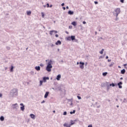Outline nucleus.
I'll return each instance as SVG.
<instances>
[{"label":"nucleus","mask_w":127,"mask_h":127,"mask_svg":"<svg viewBox=\"0 0 127 127\" xmlns=\"http://www.w3.org/2000/svg\"><path fill=\"white\" fill-rule=\"evenodd\" d=\"M79 64H80L79 68H80V69H84V65H85V63H82V62H80L79 63Z\"/></svg>","instance_id":"nucleus-5"},{"label":"nucleus","mask_w":127,"mask_h":127,"mask_svg":"<svg viewBox=\"0 0 127 127\" xmlns=\"http://www.w3.org/2000/svg\"><path fill=\"white\" fill-rule=\"evenodd\" d=\"M46 80H49V77H44L43 78V82H44V83L47 82Z\"/></svg>","instance_id":"nucleus-6"},{"label":"nucleus","mask_w":127,"mask_h":127,"mask_svg":"<svg viewBox=\"0 0 127 127\" xmlns=\"http://www.w3.org/2000/svg\"><path fill=\"white\" fill-rule=\"evenodd\" d=\"M126 98H124V101H126Z\"/></svg>","instance_id":"nucleus-62"},{"label":"nucleus","mask_w":127,"mask_h":127,"mask_svg":"<svg viewBox=\"0 0 127 127\" xmlns=\"http://www.w3.org/2000/svg\"><path fill=\"white\" fill-rule=\"evenodd\" d=\"M88 127H93V126H92V125H89Z\"/></svg>","instance_id":"nucleus-36"},{"label":"nucleus","mask_w":127,"mask_h":127,"mask_svg":"<svg viewBox=\"0 0 127 127\" xmlns=\"http://www.w3.org/2000/svg\"><path fill=\"white\" fill-rule=\"evenodd\" d=\"M119 107H120V106H119V105H117V108H119Z\"/></svg>","instance_id":"nucleus-56"},{"label":"nucleus","mask_w":127,"mask_h":127,"mask_svg":"<svg viewBox=\"0 0 127 127\" xmlns=\"http://www.w3.org/2000/svg\"><path fill=\"white\" fill-rule=\"evenodd\" d=\"M115 11L116 12L115 15L116 17H118L119 14L121 13V8H117L115 10Z\"/></svg>","instance_id":"nucleus-3"},{"label":"nucleus","mask_w":127,"mask_h":127,"mask_svg":"<svg viewBox=\"0 0 127 127\" xmlns=\"http://www.w3.org/2000/svg\"><path fill=\"white\" fill-rule=\"evenodd\" d=\"M44 7H46V5H44Z\"/></svg>","instance_id":"nucleus-54"},{"label":"nucleus","mask_w":127,"mask_h":127,"mask_svg":"<svg viewBox=\"0 0 127 127\" xmlns=\"http://www.w3.org/2000/svg\"><path fill=\"white\" fill-rule=\"evenodd\" d=\"M77 98L78 99V100H81V99H82V98H81L80 96H77Z\"/></svg>","instance_id":"nucleus-34"},{"label":"nucleus","mask_w":127,"mask_h":127,"mask_svg":"<svg viewBox=\"0 0 127 127\" xmlns=\"http://www.w3.org/2000/svg\"><path fill=\"white\" fill-rule=\"evenodd\" d=\"M63 115L64 116H66V115H67V112L66 111L64 112Z\"/></svg>","instance_id":"nucleus-31"},{"label":"nucleus","mask_w":127,"mask_h":127,"mask_svg":"<svg viewBox=\"0 0 127 127\" xmlns=\"http://www.w3.org/2000/svg\"><path fill=\"white\" fill-rule=\"evenodd\" d=\"M103 76H107V75H108V73L107 72H103L102 73Z\"/></svg>","instance_id":"nucleus-25"},{"label":"nucleus","mask_w":127,"mask_h":127,"mask_svg":"<svg viewBox=\"0 0 127 127\" xmlns=\"http://www.w3.org/2000/svg\"><path fill=\"white\" fill-rule=\"evenodd\" d=\"M65 5V4L64 3H63L62 4V6H64Z\"/></svg>","instance_id":"nucleus-40"},{"label":"nucleus","mask_w":127,"mask_h":127,"mask_svg":"<svg viewBox=\"0 0 127 127\" xmlns=\"http://www.w3.org/2000/svg\"><path fill=\"white\" fill-rule=\"evenodd\" d=\"M120 2H122V3H124V2H125V0H120Z\"/></svg>","instance_id":"nucleus-32"},{"label":"nucleus","mask_w":127,"mask_h":127,"mask_svg":"<svg viewBox=\"0 0 127 127\" xmlns=\"http://www.w3.org/2000/svg\"><path fill=\"white\" fill-rule=\"evenodd\" d=\"M41 14H42V17H44V16H45V15H44V13H43V12H42L41 13Z\"/></svg>","instance_id":"nucleus-30"},{"label":"nucleus","mask_w":127,"mask_h":127,"mask_svg":"<svg viewBox=\"0 0 127 127\" xmlns=\"http://www.w3.org/2000/svg\"><path fill=\"white\" fill-rule=\"evenodd\" d=\"M110 86H112V84H110Z\"/></svg>","instance_id":"nucleus-61"},{"label":"nucleus","mask_w":127,"mask_h":127,"mask_svg":"<svg viewBox=\"0 0 127 127\" xmlns=\"http://www.w3.org/2000/svg\"><path fill=\"white\" fill-rule=\"evenodd\" d=\"M75 113H76V111L73 110V112H70V115H72V114H75Z\"/></svg>","instance_id":"nucleus-29"},{"label":"nucleus","mask_w":127,"mask_h":127,"mask_svg":"<svg viewBox=\"0 0 127 127\" xmlns=\"http://www.w3.org/2000/svg\"><path fill=\"white\" fill-rule=\"evenodd\" d=\"M106 59H109V57L107 56H106Z\"/></svg>","instance_id":"nucleus-49"},{"label":"nucleus","mask_w":127,"mask_h":127,"mask_svg":"<svg viewBox=\"0 0 127 127\" xmlns=\"http://www.w3.org/2000/svg\"><path fill=\"white\" fill-rule=\"evenodd\" d=\"M64 127H71V125L70 124H68L67 123H64Z\"/></svg>","instance_id":"nucleus-13"},{"label":"nucleus","mask_w":127,"mask_h":127,"mask_svg":"<svg viewBox=\"0 0 127 127\" xmlns=\"http://www.w3.org/2000/svg\"><path fill=\"white\" fill-rule=\"evenodd\" d=\"M35 69L37 71H40V66H35Z\"/></svg>","instance_id":"nucleus-17"},{"label":"nucleus","mask_w":127,"mask_h":127,"mask_svg":"<svg viewBox=\"0 0 127 127\" xmlns=\"http://www.w3.org/2000/svg\"><path fill=\"white\" fill-rule=\"evenodd\" d=\"M53 32L55 34L57 33V31L56 30H52V31H50V35H52V34H53Z\"/></svg>","instance_id":"nucleus-10"},{"label":"nucleus","mask_w":127,"mask_h":127,"mask_svg":"<svg viewBox=\"0 0 127 127\" xmlns=\"http://www.w3.org/2000/svg\"><path fill=\"white\" fill-rule=\"evenodd\" d=\"M52 6V4L50 5V7H51Z\"/></svg>","instance_id":"nucleus-58"},{"label":"nucleus","mask_w":127,"mask_h":127,"mask_svg":"<svg viewBox=\"0 0 127 127\" xmlns=\"http://www.w3.org/2000/svg\"><path fill=\"white\" fill-rule=\"evenodd\" d=\"M94 3L95 4H98V1H94Z\"/></svg>","instance_id":"nucleus-35"},{"label":"nucleus","mask_w":127,"mask_h":127,"mask_svg":"<svg viewBox=\"0 0 127 127\" xmlns=\"http://www.w3.org/2000/svg\"><path fill=\"white\" fill-rule=\"evenodd\" d=\"M68 102H73V99H68Z\"/></svg>","instance_id":"nucleus-33"},{"label":"nucleus","mask_w":127,"mask_h":127,"mask_svg":"<svg viewBox=\"0 0 127 127\" xmlns=\"http://www.w3.org/2000/svg\"><path fill=\"white\" fill-rule=\"evenodd\" d=\"M30 117H31V119H33V120H35V115H34V114H30Z\"/></svg>","instance_id":"nucleus-11"},{"label":"nucleus","mask_w":127,"mask_h":127,"mask_svg":"<svg viewBox=\"0 0 127 127\" xmlns=\"http://www.w3.org/2000/svg\"><path fill=\"white\" fill-rule=\"evenodd\" d=\"M55 36H56V37H59V36L58 35V34H56Z\"/></svg>","instance_id":"nucleus-43"},{"label":"nucleus","mask_w":127,"mask_h":127,"mask_svg":"<svg viewBox=\"0 0 127 127\" xmlns=\"http://www.w3.org/2000/svg\"><path fill=\"white\" fill-rule=\"evenodd\" d=\"M66 9H69V7H68V6H67L66 7Z\"/></svg>","instance_id":"nucleus-50"},{"label":"nucleus","mask_w":127,"mask_h":127,"mask_svg":"<svg viewBox=\"0 0 127 127\" xmlns=\"http://www.w3.org/2000/svg\"><path fill=\"white\" fill-rule=\"evenodd\" d=\"M20 106H21L22 107H20L21 111H24V105H23V103H20Z\"/></svg>","instance_id":"nucleus-8"},{"label":"nucleus","mask_w":127,"mask_h":127,"mask_svg":"<svg viewBox=\"0 0 127 127\" xmlns=\"http://www.w3.org/2000/svg\"><path fill=\"white\" fill-rule=\"evenodd\" d=\"M43 103H45V101L43 100V101L41 102V104H43Z\"/></svg>","instance_id":"nucleus-46"},{"label":"nucleus","mask_w":127,"mask_h":127,"mask_svg":"<svg viewBox=\"0 0 127 127\" xmlns=\"http://www.w3.org/2000/svg\"><path fill=\"white\" fill-rule=\"evenodd\" d=\"M66 39L68 41H71V36L67 37V38H66Z\"/></svg>","instance_id":"nucleus-21"},{"label":"nucleus","mask_w":127,"mask_h":127,"mask_svg":"<svg viewBox=\"0 0 127 127\" xmlns=\"http://www.w3.org/2000/svg\"><path fill=\"white\" fill-rule=\"evenodd\" d=\"M52 89L53 90H55V88H52Z\"/></svg>","instance_id":"nucleus-57"},{"label":"nucleus","mask_w":127,"mask_h":127,"mask_svg":"<svg viewBox=\"0 0 127 127\" xmlns=\"http://www.w3.org/2000/svg\"><path fill=\"white\" fill-rule=\"evenodd\" d=\"M70 106H73V101L71 102V103L70 104Z\"/></svg>","instance_id":"nucleus-39"},{"label":"nucleus","mask_w":127,"mask_h":127,"mask_svg":"<svg viewBox=\"0 0 127 127\" xmlns=\"http://www.w3.org/2000/svg\"><path fill=\"white\" fill-rule=\"evenodd\" d=\"M0 120L1 122H3V121H4V117H3V116H1L0 118Z\"/></svg>","instance_id":"nucleus-20"},{"label":"nucleus","mask_w":127,"mask_h":127,"mask_svg":"<svg viewBox=\"0 0 127 127\" xmlns=\"http://www.w3.org/2000/svg\"><path fill=\"white\" fill-rule=\"evenodd\" d=\"M123 77L120 78V80H123Z\"/></svg>","instance_id":"nucleus-55"},{"label":"nucleus","mask_w":127,"mask_h":127,"mask_svg":"<svg viewBox=\"0 0 127 127\" xmlns=\"http://www.w3.org/2000/svg\"><path fill=\"white\" fill-rule=\"evenodd\" d=\"M52 60H50L48 63L46 69L48 72H51V69H52Z\"/></svg>","instance_id":"nucleus-1"},{"label":"nucleus","mask_w":127,"mask_h":127,"mask_svg":"<svg viewBox=\"0 0 127 127\" xmlns=\"http://www.w3.org/2000/svg\"><path fill=\"white\" fill-rule=\"evenodd\" d=\"M116 102H118V99H116Z\"/></svg>","instance_id":"nucleus-59"},{"label":"nucleus","mask_w":127,"mask_h":127,"mask_svg":"<svg viewBox=\"0 0 127 127\" xmlns=\"http://www.w3.org/2000/svg\"><path fill=\"white\" fill-rule=\"evenodd\" d=\"M68 14H69L70 15H73V14H74V11L69 10L68 12Z\"/></svg>","instance_id":"nucleus-12"},{"label":"nucleus","mask_w":127,"mask_h":127,"mask_svg":"<svg viewBox=\"0 0 127 127\" xmlns=\"http://www.w3.org/2000/svg\"><path fill=\"white\" fill-rule=\"evenodd\" d=\"M27 14L28 15H31V12L30 11H27Z\"/></svg>","instance_id":"nucleus-24"},{"label":"nucleus","mask_w":127,"mask_h":127,"mask_svg":"<svg viewBox=\"0 0 127 127\" xmlns=\"http://www.w3.org/2000/svg\"><path fill=\"white\" fill-rule=\"evenodd\" d=\"M95 34L97 35V32H95Z\"/></svg>","instance_id":"nucleus-64"},{"label":"nucleus","mask_w":127,"mask_h":127,"mask_svg":"<svg viewBox=\"0 0 127 127\" xmlns=\"http://www.w3.org/2000/svg\"><path fill=\"white\" fill-rule=\"evenodd\" d=\"M5 70H7V67H5Z\"/></svg>","instance_id":"nucleus-53"},{"label":"nucleus","mask_w":127,"mask_h":127,"mask_svg":"<svg viewBox=\"0 0 127 127\" xmlns=\"http://www.w3.org/2000/svg\"><path fill=\"white\" fill-rule=\"evenodd\" d=\"M63 8L64 10H65V9H66V8L65 7H63Z\"/></svg>","instance_id":"nucleus-48"},{"label":"nucleus","mask_w":127,"mask_h":127,"mask_svg":"<svg viewBox=\"0 0 127 127\" xmlns=\"http://www.w3.org/2000/svg\"><path fill=\"white\" fill-rule=\"evenodd\" d=\"M77 65L79 64V63L77 62Z\"/></svg>","instance_id":"nucleus-63"},{"label":"nucleus","mask_w":127,"mask_h":127,"mask_svg":"<svg viewBox=\"0 0 127 127\" xmlns=\"http://www.w3.org/2000/svg\"><path fill=\"white\" fill-rule=\"evenodd\" d=\"M87 65H88V63H85V66H87Z\"/></svg>","instance_id":"nucleus-45"},{"label":"nucleus","mask_w":127,"mask_h":127,"mask_svg":"<svg viewBox=\"0 0 127 127\" xmlns=\"http://www.w3.org/2000/svg\"><path fill=\"white\" fill-rule=\"evenodd\" d=\"M48 95H49V92H46L45 94L44 98H47L48 97Z\"/></svg>","instance_id":"nucleus-18"},{"label":"nucleus","mask_w":127,"mask_h":127,"mask_svg":"<svg viewBox=\"0 0 127 127\" xmlns=\"http://www.w3.org/2000/svg\"><path fill=\"white\" fill-rule=\"evenodd\" d=\"M2 97V94L1 93H0V98H1Z\"/></svg>","instance_id":"nucleus-42"},{"label":"nucleus","mask_w":127,"mask_h":127,"mask_svg":"<svg viewBox=\"0 0 127 127\" xmlns=\"http://www.w3.org/2000/svg\"><path fill=\"white\" fill-rule=\"evenodd\" d=\"M13 68H14L13 66L11 65L10 68V72H13Z\"/></svg>","instance_id":"nucleus-19"},{"label":"nucleus","mask_w":127,"mask_h":127,"mask_svg":"<svg viewBox=\"0 0 127 127\" xmlns=\"http://www.w3.org/2000/svg\"><path fill=\"white\" fill-rule=\"evenodd\" d=\"M65 32H66V33H67V34H68V32L66 31Z\"/></svg>","instance_id":"nucleus-60"},{"label":"nucleus","mask_w":127,"mask_h":127,"mask_svg":"<svg viewBox=\"0 0 127 127\" xmlns=\"http://www.w3.org/2000/svg\"><path fill=\"white\" fill-rule=\"evenodd\" d=\"M75 36H70V39L72 40V41H73V40H75V42H77L78 40L75 38Z\"/></svg>","instance_id":"nucleus-7"},{"label":"nucleus","mask_w":127,"mask_h":127,"mask_svg":"<svg viewBox=\"0 0 127 127\" xmlns=\"http://www.w3.org/2000/svg\"><path fill=\"white\" fill-rule=\"evenodd\" d=\"M121 85H123V82L122 81H120L118 83V86H119V89H122V88H123V86Z\"/></svg>","instance_id":"nucleus-9"},{"label":"nucleus","mask_w":127,"mask_h":127,"mask_svg":"<svg viewBox=\"0 0 127 127\" xmlns=\"http://www.w3.org/2000/svg\"><path fill=\"white\" fill-rule=\"evenodd\" d=\"M12 108L13 110H15L16 111L18 110V105L17 103L13 104L12 105Z\"/></svg>","instance_id":"nucleus-4"},{"label":"nucleus","mask_w":127,"mask_h":127,"mask_svg":"<svg viewBox=\"0 0 127 127\" xmlns=\"http://www.w3.org/2000/svg\"><path fill=\"white\" fill-rule=\"evenodd\" d=\"M47 7H50V6H49V3H47Z\"/></svg>","instance_id":"nucleus-41"},{"label":"nucleus","mask_w":127,"mask_h":127,"mask_svg":"<svg viewBox=\"0 0 127 127\" xmlns=\"http://www.w3.org/2000/svg\"><path fill=\"white\" fill-rule=\"evenodd\" d=\"M108 62H111V60H110V59H108Z\"/></svg>","instance_id":"nucleus-51"},{"label":"nucleus","mask_w":127,"mask_h":127,"mask_svg":"<svg viewBox=\"0 0 127 127\" xmlns=\"http://www.w3.org/2000/svg\"><path fill=\"white\" fill-rule=\"evenodd\" d=\"M83 24H86V21H84L83 22Z\"/></svg>","instance_id":"nucleus-44"},{"label":"nucleus","mask_w":127,"mask_h":127,"mask_svg":"<svg viewBox=\"0 0 127 127\" xmlns=\"http://www.w3.org/2000/svg\"><path fill=\"white\" fill-rule=\"evenodd\" d=\"M10 94L12 96V97H15V96H17V95H18V92H17V89L14 88L12 90H11L10 92Z\"/></svg>","instance_id":"nucleus-2"},{"label":"nucleus","mask_w":127,"mask_h":127,"mask_svg":"<svg viewBox=\"0 0 127 127\" xmlns=\"http://www.w3.org/2000/svg\"><path fill=\"white\" fill-rule=\"evenodd\" d=\"M40 66H41V67H43L44 65H43V64H40Z\"/></svg>","instance_id":"nucleus-38"},{"label":"nucleus","mask_w":127,"mask_h":127,"mask_svg":"<svg viewBox=\"0 0 127 127\" xmlns=\"http://www.w3.org/2000/svg\"><path fill=\"white\" fill-rule=\"evenodd\" d=\"M114 64H115V63H111V64L109 65V67H113V66L114 65Z\"/></svg>","instance_id":"nucleus-28"},{"label":"nucleus","mask_w":127,"mask_h":127,"mask_svg":"<svg viewBox=\"0 0 127 127\" xmlns=\"http://www.w3.org/2000/svg\"><path fill=\"white\" fill-rule=\"evenodd\" d=\"M43 83V80H40V84H39V86H41L42 85V84Z\"/></svg>","instance_id":"nucleus-26"},{"label":"nucleus","mask_w":127,"mask_h":127,"mask_svg":"<svg viewBox=\"0 0 127 127\" xmlns=\"http://www.w3.org/2000/svg\"><path fill=\"white\" fill-rule=\"evenodd\" d=\"M51 47H53L55 46L54 44H52L51 45Z\"/></svg>","instance_id":"nucleus-37"},{"label":"nucleus","mask_w":127,"mask_h":127,"mask_svg":"<svg viewBox=\"0 0 127 127\" xmlns=\"http://www.w3.org/2000/svg\"><path fill=\"white\" fill-rule=\"evenodd\" d=\"M56 45H61V41L60 40H58L56 43Z\"/></svg>","instance_id":"nucleus-15"},{"label":"nucleus","mask_w":127,"mask_h":127,"mask_svg":"<svg viewBox=\"0 0 127 127\" xmlns=\"http://www.w3.org/2000/svg\"><path fill=\"white\" fill-rule=\"evenodd\" d=\"M75 122H76V120H74V121H73V120H71L70 121V124H69L71 126H73V125H74L75 124Z\"/></svg>","instance_id":"nucleus-14"},{"label":"nucleus","mask_w":127,"mask_h":127,"mask_svg":"<svg viewBox=\"0 0 127 127\" xmlns=\"http://www.w3.org/2000/svg\"><path fill=\"white\" fill-rule=\"evenodd\" d=\"M60 79H61V75L58 74L57 77V80H58V81H59V80H60Z\"/></svg>","instance_id":"nucleus-16"},{"label":"nucleus","mask_w":127,"mask_h":127,"mask_svg":"<svg viewBox=\"0 0 127 127\" xmlns=\"http://www.w3.org/2000/svg\"><path fill=\"white\" fill-rule=\"evenodd\" d=\"M69 28H72V26H69Z\"/></svg>","instance_id":"nucleus-52"},{"label":"nucleus","mask_w":127,"mask_h":127,"mask_svg":"<svg viewBox=\"0 0 127 127\" xmlns=\"http://www.w3.org/2000/svg\"><path fill=\"white\" fill-rule=\"evenodd\" d=\"M126 73V69H123L121 70V74H125Z\"/></svg>","instance_id":"nucleus-22"},{"label":"nucleus","mask_w":127,"mask_h":127,"mask_svg":"<svg viewBox=\"0 0 127 127\" xmlns=\"http://www.w3.org/2000/svg\"><path fill=\"white\" fill-rule=\"evenodd\" d=\"M105 50L104 49H102V51H100L99 53H100V54H103V53H104V51Z\"/></svg>","instance_id":"nucleus-27"},{"label":"nucleus","mask_w":127,"mask_h":127,"mask_svg":"<svg viewBox=\"0 0 127 127\" xmlns=\"http://www.w3.org/2000/svg\"><path fill=\"white\" fill-rule=\"evenodd\" d=\"M115 85L114 84V83H112V87H115Z\"/></svg>","instance_id":"nucleus-47"},{"label":"nucleus","mask_w":127,"mask_h":127,"mask_svg":"<svg viewBox=\"0 0 127 127\" xmlns=\"http://www.w3.org/2000/svg\"><path fill=\"white\" fill-rule=\"evenodd\" d=\"M71 24H72V25H73L74 26H76V25H77V23H76V22L75 21L72 22Z\"/></svg>","instance_id":"nucleus-23"}]
</instances>
